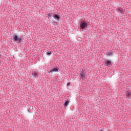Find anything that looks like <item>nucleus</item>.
Wrapping results in <instances>:
<instances>
[{"label": "nucleus", "mask_w": 131, "mask_h": 131, "mask_svg": "<svg viewBox=\"0 0 131 131\" xmlns=\"http://www.w3.org/2000/svg\"><path fill=\"white\" fill-rule=\"evenodd\" d=\"M85 71L84 70H82L80 73V77L82 79H84V77H85Z\"/></svg>", "instance_id": "nucleus-3"}, {"label": "nucleus", "mask_w": 131, "mask_h": 131, "mask_svg": "<svg viewBox=\"0 0 131 131\" xmlns=\"http://www.w3.org/2000/svg\"><path fill=\"white\" fill-rule=\"evenodd\" d=\"M58 71H59L58 68L51 69L50 70L51 73H53L54 72H58Z\"/></svg>", "instance_id": "nucleus-4"}, {"label": "nucleus", "mask_w": 131, "mask_h": 131, "mask_svg": "<svg viewBox=\"0 0 131 131\" xmlns=\"http://www.w3.org/2000/svg\"><path fill=\"white\" fill-rule=\"evenodd\" d=\"M51 54H52V52H51V51H49L47 53V55H51Z\"/></svg>", "instance_id": "nucleus-11"}, {"label": "nucleus", "mask_w": 131, "mask_h": 131, "mask_svg": "<svg viewBox=\"0 0 131 131\" xmlns=\"http://www.w3.org/2000/svg\"><path fill=\"white\" fill-rule=\"evenodd\" d=\"M106 62H105V65L106 66H109V65H111L112 63L110 61L108 60H106Z\"/></svg>", "instance_id": "nucleus-7"}, {"label": "nucleus", "mask_w": 131, "mask_h": 131, "mask_svg": "<svg viewBox=\"0 0 131 131\" xmlns=\"http://www.w3.org/2000/svg\"><path fill=\"white\" fill-rule=\"evenodd\" d=\"M32 75L33 76H34V77H36V76H37V73L35 72H33Z\"/></svg>", "instance_id": "nucleus-8"}, {"label": "nucleus", "mask_w": 131, "mask_h": 131, "mask_svg": "<svg viewBox=\"0 0 131 131\" xmlns=\"http://www.w3.org/2000/svg\"><path fill=\"white\" fill-rule=\"evenodd\" d=\"M80 26L81 29H84V28L88 26V23H86L85 21H83L81 22Z\"/></svg>", "instance_id": "nucleus-2"}, {"label": "nucleus", "mask_w": 131, "mask_h": 131, "mask_svg": "<svg viewBox=\"0 0 131 131\" xmlns=\"http://www.w3.org/2000/svg\"><path fill=\"white\" fill-rule=\"evenodd\" d=\"M12 38L15 42H21L22 41V36H18L17 35H13Z\"/></svg>", "instance_id": "nucleus-1"}, {"label": "nucleus", "mask_w": 131, "mask_h": 131, "mask_svg": "<svg viewBox=\"0 0 131 131\" xmlns=\"http://www.w3.org/2000/svg\"><path fill=\"white\" fill-rule=\"evenodd\" d=\"M70 82H69L67 83V85H70Z\"/></svg>", "instance_id": "nucleus-14"}, {"label": "nucleus", "mask_w": 131, "mask_h": 131, "mask_svg": "<svg viewBox=\"0 0 131 131\" xmlns=\"http://www.w3.org/2000/svg\"><path fill=\"white\" fill-rule=\"evenodd\" d=\"M54 18L56 19L57 20V21H59V19H60V17L59 16V15L56 14L55 15V16H54Z\"/></svg>", "instance_id": "nucleus-6"}, {"label": "nucleus", "mask_w": 131, "mask_h": 131, "mask_svg": "<svg viewBox=\"0 0 131 131\" xmlns=\"http://www.w3.org/2000/svg\"><path fill=\"white\" fill-rule=\"evenodd\" d=\"M126 98L128 99H131V93L130 92L127 91L126 92Z\"/></svg>", "instance_id": "nucleus-5"}, {"label": "nucleus", "mask_w": 131, "mask_h": 131, "mask_svg": "<svg viewBox=\"0 0 131 131\" xmlns=\"http://www.w3.org/2000/svg\"><path fill=\"white\" fill-rule=\"evenodd\" d=\"M32 109H33V107L32 106H31L30 107V110H32Z\"/></svg>", "instance_id": "nucleus-13"}, {"label": "nucleus", "mask_w": 131, "mask_h": 131, "mask_svg": "<svg viewBox=\"0 0 131 131\" xmlns=\"http://www.w3.org/2000/svg\"><path fill=\"white\" fill-rule=\"evenodd\" d=\"M52 16H53V13H49L48 14V17H52Z\"/></svg>", "instance_id": "nucleus-12"}, {"label": "nucleus", "mask_w": 131, "mask_h": 131, "mask_svg": "<svg viewBox=\"0 0 131 131\" xmlns=\"http://www.w3.org/2000/svg\"><path fill=\"white\" fill-rule=\"evenodd\" d=\"M68 104H69V101L67 100L66 102H64V106H68Z\"/></svg>", "instance_id": "nucleus-10"}, {"label": "nucleus", "mask_w": 131, "mask_h": 131, "mask_svg": "<svg viewBox=\"0 0 131 131\" xmlns=\"http://www.w3.org/2000/svg\"><path fill=\"white\" fill-rule=\"evenodd\" d=\"M114 53V52H108V53H107V56H112L113 55Z\"/></svg>", "instance_id": "nucleus-9"}]
</instances>
